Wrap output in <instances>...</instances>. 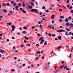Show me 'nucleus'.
<instances>
[{
	"label": "nucleus",
	"mask_w": 73,
	"mask_h": 73,
	"mask_svg": "<svg viewBox=\"0 0 73 73\" xmlns=\"http://www.w3.org/2000/svg\"><path fill=\"white\" fill-rule=\"evenodd\" d=\"M43 38L42 37H41L39 40V41L41 40L40 43V44H42L43 43H44L45 41V40L44 39L42 40Z\"/></svg>",
	"instance_id": "1"
},
{
	"label": "nucleus",
	"mask_w": 73,
	"mask_h": 73,
	"mask_svg": "<svg viewBox=\"0 0 73 73\" xmlns=\"http://www.w3.org/2000/svg\"><path fill=\"white\" fill-rule=\"evenodd\" d=\"M56 31L58 33H62V32H64L65 31L62 29H60L59 30H57Z\"/></svg>",
	"instance_id": "2"
},
{
	"label": "nucleus",
	"mask_w": 73,
	"mask_h": 73,
	"mask_svg": "<svg viewBox=\"0 0 73 73\" xmlns=\"http://www.w3.org/2000/svg\"><path fill=\"white\" fill-rule=\"evenodd\" d=\"M11 27L12 28V31H15V29L16 28V27L14 25H12L11 26Z\"/></svg>",
	"instance_id": "3"
},
{
	"label": "nucleus",
	"mask_w": 73,
	"mask_h": 73,
	"mask_svg": "<svg viewBox=\"0 0 73 73\" xmlns=\"http://www.w3.org/2000/svg\"><path fill=\"white\" fill-rule=\"evenodd\" d=\"M48 42L47 41H46L44 42V46H46Z\"/></svg>",
	"instance_id": "4"
},
{
	"label": "nucleus",
	"mask_w": 73,
	"mask_h": 73,
	"mask_svg": "<svg viewBox=\"0 0 73 73\" xmlns=\"http://www.w3.org/2000/svg\"><path fill=\"white\" fill-rule=\"evenodd\" d=\"M36 9H32L31 10V11L32 12H35L36 11Z\"/></svg>",
	"instance_id": "5"
},
{
	"label": "nucleus",
	"mask_w": 73,
	"mask_h": 73,
	"mask_svg": "<svg viewBox=\"0 0 73 73\" xmlns=\"http://www.w3.org/2000/svg\"><path fill=\"white\" fill-rule=\"evenodd\" d=\"M57 38L58 39V40H61L62 39H61V36H57Z\"/></svg>",
	"instance_id": "6"
},
{
	"label": "nucleus",
	"mask_w": 73,
	"mask_h": 73,
	"mask_svg": "<svg viewBox=\"0 0 73 73\" xmlns=\"http://www.w3.org/2000/svg\"><path fill=\"white\" fill-rule=\"evenodd\" d=\"M7 42V41H5V40H3V41L2 42V44H5V42Z\"/></svg>",
	"instance_id": "7"
},
{
	"label": "nucleus",
	"mask_w": 73,
	"mask_h": 73,
	"mask_svg": "<svg viewBox=\"0 0 73 73\" xmlns=\"http://www.w3.org/2000/svg\"><path fill=\"white\" fill-rule=\"evenodd\" d=\"M39 58V57L35 58V61H37L38 60Z\"/></svg>",
	"instance_id": "8"
},
{
	"label": "nucleus",
	"mask_w": 73,
	"mask_h": 73,
	"mask_svg": "<svg viewBox=\"0 0 73 73\" xmlns=\"http://www.w3.org/2000/svg\"><path fill=\"white\" fill-rule=\"evenodd\" d=\"M51 19H54V15H52V16H51Z\"/></svg>",
	"instance_id": "9"
},
{
	"label": "nucleus",
	"mask_w": 73,
	"mask_h": 73,
	"mask_svg": "<svg viewBox=\"0 0 73 73\" xmlns=\"http://www.w3.org/2000/svg\"><path fill=\"white\" fill-rule=\"evenodd\" d=\"M28 8L29 9H32V7L31 6H28Z\"/></svg>",
	"instance_id": "10"
},
{
	"label": "nucleus",
	"mask_w": 73,
	"mask_h": 73,
	"mask_svg": "<svg viewBox=\"0 0 73 73\" xmlns=\"http://www.w3.org/2000/svg\"><path fill=\"white\" fill-rule=\"evenodd\" d=\"M39 28L41 29H42L43 28V27L42 26V25H40Z\"/></svg>",
	"instance_id": "11"
},
{
	"label": "nucleus",
	"mask_w": 73,
	"mask_h": 73,
	"mask_svg": "<svg viewBox=\"0 0 73 73\" xmlns=\"http://www.w3.org/2000/svg\"><path fill=\"white\" fill-rule=\"evenodd\" d=\"M23 38H25L27 40H28L29 39V38H27V37H26V36H24L23 37Z\"/></svg>",
	"instance_id": "12"
},
{
	"label": "nucleus",
	"mask_w": 73,
	"mask_h": 73,
	"mask_svg": "<svg viewBox=\"0 0 73 73\" xmlns=\"http://www.w3.org/2000/svg\"><path fill=\"white\" fill-rule=\"evenodd\" d=\"M40 52L39 51H38L36 53V54H40Z\"/></svg>",
	"instance_id": "13"
},
{
	"label": "nucleus",
	"mask_w": 73,
	"mask_h": 73,
	"mask_svg": "<svg viewBox=\"0 0 73 73\" xmlns=\"http://www.w3.org/2000/svg\"><path fill=\"white\" fill-rule=\"evenodd\" d=\"M69 26H70V27H73V24L70 23L69 24Z\"/></svg>",
	"instance_id": "14"
},
{
	"label": "nucleus",
	"mask_w": 73,
	"mask_h": 73,
	"mask_svg": "<svg viewBox=\"0 0 73 73\" xmlns=\"http://www.w3.org/2000/svg\"><path fill=\"white\" fill-rule=\"evenodd\" d=\"M0 52L4 53V52H5V51L4 50H2L0 51Z\"/></svg>",
	"instance_id": "15"
},
{
	"label": "nucleus",
	"mask_w": 73,
	"mask_h": 73,
	"mask_svg": "<svg viewBox=\"0 0 73 73\" xmlns=\"http://www.w3.org/2000/svg\"><path fill=\"white\" fill-rule=\"evenodd\" d=\"M59 71L58 70H56L54 71V73H56Z\"/></svg>",
	"instance_id": "16"
},
{
	"label": "nucleus",
	"mask_w": 73,
	"mask_h": 73,
	"mask_svg": "<svg viewBox=\"0 0 73 73\" xmlns=\"http://www.w3.org/2000/svg\"><path fill=\"white\" fill-rule=\"evenodd\" d=\"M59 21L61 23L62 22V19H60L59 20Z\"/></svg>",
	"instance_id": "17"
},
{
	"label": "nucleus",
	"mask_w": 73,
	"mask_h": 73,
	"mask_svg": "<svg viewBox=\"0 0 73 73\" xmlns=\"http://www.w3.org/2000/svg\"><path fill=\"white\" fill-rule=\"evenodd\" d=\"M24 34H27V32L25 31H23L22 32Z\"/></svg>",
	"instance_id": "18"
},
{
	"label": "nucleus",
	"mask_w": 73,
	"mask_h": 73,
	"mask_svg": "<svg viewBox=\"0 0 73 73\" xmlns=\"http://www.w3.org/2000/svg\"><path fill=\"white\" fill-rule=\"evenodd\" d=\"M69 25V23L68 22L66 24V26H68Z\"/></svg>",
	"instance_id": "19"
},
{
	"label": "nucleus",
	"mask_w": 73,
	"mask_h": 73,
	"mask_svg": "<svg viewBox=\"0 0 73 73\" xmlns=\"http://www.w3.org/2000/svg\"><path fill=\"white\" fill-rule=\"evenodd\" d=\"M6 5L8 7H9L10 6V4L9 3H7V4H6Z\"/></svg>",
	"instance_id": "20"
},
{
	"label": "nucleus",
	"mask_w": 73,
	"mask_h": 73,
	"mask_svg": "<svg viewBox=\"0 0 73 73\" xmlns=\"http://www.w3.org/2000/svg\"><path fill=\"white\" fill-rule=\"evenodd\" d=\"M53 37H55L56 35L54 34H53L51 35Z\"/></svg>",
	"instance_id": "21"
},
{
	"label": "nucleus",
	"mask_w": 73,
	"mask_h": 73,
	"mask_svg": "<svg viewBox=\"0 0 73 73\" xmlns=\"http://www.w3.org/2000/svg\"><path fill=\"white\" fill-rule=\"evenodd\" d=\"M22 12L23 13L25 14L27 13L26 11H24V10H22Z\"/></svg>",
	"instance_id": "22"
},
{
	"label": "nucleus",
	"mask_w": 73,
	"mask_h": 73,
	"mask_svg": "<svg viewBox=\"0 0 73 73\" xmlns=\"http://www.w3.org/2000/svg\"><path fill=\"white\" fill-rule=\"evenodd\" d=\"M11 71L13 72H15V70L13 69H11Z\"/></svg>",
	"instance_id": "23"
},
{
	"label": "nucleus",
	"mask_w": 73,
	"mask_h": 73,
	"mask_svg": "<svg viewBox=\"0 0 73 73\" xmlns=\"http://www.w3.org/2000/svg\"><path fill=\"white\" fill-rule=\"evenodd\" d=\"M23 28L25 29H27V27H23Z\"/></svg>",
	"instance_id": "24"
},
{
	"label": "nucleus",
	"mask_w": 73,
	"mask_h": 73,
	"mask_svg": "<svg viewBox=\"0 0 73 73\" xmlns=\"http://www.w3.org/2000/svg\"><path fill=\"white\" fill-rule=\"evenodd\" d=\"M16 4H17V3H14V4H13V6L14 7H15V6L16 5Z\"/></svg>",
	"instance_id": "25"
},
{
	"label": "nucleus",
	"mask_w": 73,
	"mask_h": 73,
	"mask_svg": "<svg viewBox=\"0 0 73 73\" xmlns=\"http://www.w3.org/2000/svg\"><path fill=\"white\" fill-rule=\"evenodd\" d=\"M13 48L14 50H15V48H16V47L15 46H14L13 47Z\"/></svg>",
	"instance_id": "26"
},
{
	"label": "nucleus",
	"mask_w": 73,
	"mask_h": 73,
	"mask_svg": "<svg viewBox=\"0 0 73 73\" xmlns=\"http://www.w3.org/2000/svg\"><path fill=\"white\" fill-rule=\"evenodd\" d=\"M62 48V46H59V47L57 48V49H59L60 48Z\"/></svg>",
	"instance_id": "27"
},
{
	"label": "nucleus",
	"mask_w": 73,
	"mask_h": 73,
	"mask_svg": "<svg viewBox=\"0 0 73 73\" xmlns=\"http://www.w3.org/2000/svg\"><path fill=\"white\" fill-rule=\"evenodd\" d=\"M21 3H19V4H18V6L19 7H21Z\"/></svg>",
	"instance_id": "28"
},
{
	"label": "nucleus",
	"mask_w": 73,
	"mask_h": 73,
	"mask_svg": "<svg viewBox=\"0 0 73 73\" xmlns=\"http://www.w3.org/2000/svg\"><path fill=\"white\" fill-rule=\"evenodd\" d=\"M71 19H72V18H71V17H68V19L69 20H70Z\"/></svg>",
	"instance_id": "29"
},
{
	"label": "nucleus",
	"mask_w": 73,
	"mask_h": 73,
	"mask_svg": "<svg viewBox=\"0 0 73 73\" xmlns=\"http://www.w3.org/2000/svg\"><path fill=\"white\" fill-rule=\"evenodd\" d=\"M68 21V18H66L65 20V21L66 22H67Z\"/></svg>",
	"instance_id": "30"
},
{
	"label": "nucleus",
	"mask_w": 73,
	"mask_h": 73,
	"mask_svg": "<svg viewBox=\"0 0 73 73\" xmlns=\"http://www.w3.org/2000/svg\"><path fill=\"white\" fill-rule=\"evenodd\" d=\"M35 13H36L37 14H38V11H37L36 10V11H35Z\"/></svg>",
	"instance_id": "31"
},
{
	"label": "nucleus",
	"mask_w": 73,
	"mask_h": 73,
	"mask_svg": "<svg viewBox=\"0 0 73 73\" xmlns=\"http://www.w3.org/2000/svg\"><path fill=\"white\" fill-rule=\"evenodd\" d=\"M60 18L61 19H64V17L63 16H61L60 17Z\"/></svg>",
	"instance_id": "32"
},
{
	"label": "nucleus",
	"mask_w": 73,
	"mask_h": 73,
	"mask_svg": "<svg viewBox=\"0 0 73 73\" xmlns=\"http://www.w3.org/2000/svg\"><path fill=\"white\" fill-rule=\"evenodd\" d=\"M22 5H23V7H25V4L24 3H23Z\"/></svg>",
	"instance_id": "33"
},
{
	"label": "nucleus",
	"mask_w": 73,
	"mask_h": 73,
	"mask_svg": "<svg viewBox=\"0 0 73 73\" xmlns=\"http://www.w3.org/2000/svg\"><path fill=\"white\" fill-rule=\"evenodd\" d=\"M27 45L28 46H31V44H27Z\"/></svg>",
	"instance_id": "34"
},
{
	"label": "nucleus",
	"mask_w": 73,
	"mask_h": 73,
	"mask_svg": "<svg viewBox=\"0 0 73 73\" xmlns=\"http://www.w3.org/2000/svg\"><path fill=\"white\" fill-rule=\"evenodd\" d=\"M9 12H10V13H11V14H12L14 13L12 11H9Z\"/></svg>",
	"instance_id": "35"
},
{
	"label": "nucleus",
	"mask_w": 73,
	"mask_h": 73,
	"mask_svg": "<svg viewBox=\"0 0 73 73\" xmlns=\"http://www.w3.org/2000/svg\"><path fill=\"white\" fill-rule=\"evenodd\" d=\"M65 35H66L67 36L69 35V34L68 33H65Z\"/></svg>",
	"instance_id": "36"
},
{
	"label": "nucleus",
	"mask_w": 73,
	"mask_h": 73,
	"mask_svg": "<svg viewBox=\"0 0 73 73\" xmlns=\"http://www.w3.org/2000/svg\"><path fill=\"white\" fill-rule=\"evenodd\" d=\"M37 35H38V36H41V35L40 34H37Z\"/></svg>",
	"instance_id": "37"
},
{
	"label": "nucleus",
	"mask_w": 73,
	"mask_h": 73,
	"mask_svg": "<svg viewBox=\"0 0 73 73\" xmlns=\"http://www.w3.org/2000/svg\"><path fill=\"white\" fill-rule=\"evenodd\" d=\"M19 7L18 6H15V9H18L19 8Z\"/></svg>",
	"instance_id": "38"
},
{
	"label": "nucleus",
	"mask_w": 73,
	"mask_h": 73,
	"mask_svg": "<svg viewBox=\"0 0 73 73\" xmlns=\"http://www.w3.org/2000/svg\"><path fill=\"white\" fill-rule=\"evenodd\" d=\"M24 46V45L23 44H22V45H21V48H22V47H23Z\"/></svg>",
	"instance_id": "39"
},
{
	"label": "nucleus",
	"mask_w": 73,
	"mask_h": 73,
	"mask_svg": "<svg viewBox=\"0 0 73 73\" xmlns=\"http://www.w3.org/2000/svg\"><path fill=\"white\" fill-rule=\"evenodd\" d=\"M31 4L32 6L34 5V4L32 2H31Z\"/></svg>",
	"instance_id": "40"
},
{
	"label": "nucleus",
	"mask_w": 73,
	"mask_h": 73,
	"mask_svg": "<svg viewBox=\"0 0 73 73\" xmlns=\"http://www.w3.org/2000/svg\"><path fill=\"white\" fill-rule=\"evenodd\" d=\"M50 64V62H49L48 63V64H47V65H48V66Z\"/></svg>",
	"instance_id": "41"
},
{
	"label": "nucleus",
	"mask_w": 73,
	"mask_h": 73,
	"mask_svg": "<svg viewBox=\"0 0 73 73\" xmlns=\"http://www.w3.org/2000/svg\"><path fill=\"white\" fill-rule=\"evenodd\" d=\"M61 64H63L64 63V61H62L61 62Z\"/></svg>",
	"instance_id": "42"
},
{
	"label": "nucleus",
	"mask_w": 73,
	"mask_h": 73,
	"mask_svg": "<svg viewBox=\"0 0 73 73\" xmlns=\"http://www.w3.org/2000/svg\"><path fill=\"white\" fill-rule=\"evenodd\" d=\"M3 6H6V7H7L6 4H5V3H3Z\"/></svg>",
	"instance_id": "43"
},
{
	"label": "nucleus",
	"mask_w": 73,
	"mask_h": 73,
	"mask_svg": "<svg viewBox=\"0 0 73 73\" xmlns=\"http://www.w3.org/2000/svg\"><path fill=\"white\" fill-rule=\"evenodd\" d=\"M55 6L54 5H51V7H54Z\"/></svg>",
	"instance_id": "44"
},
{
	"label": "nucleus",
	"mask_w": 73,
	"mask_h": 73,
	"mask_svg": "<svg viewBox=\"0 0 73 73\" xmlns=\"http://www.w3.org/2000/svg\"><path fill=\"white\" fill-rule=\"evenodd\" d=\"M68 66H64V69H65L66 68H67Z\"/></svg>",
	"instance_id": "45"
},
{
	"label": "nucleus",
	"mask_w": 73,
	"mask_h": 73,
	"mask_svg": "<svg viewBox=\"0 0 73 73\" xmlns=\"http://www.w3.org/2000/svg\"><path fill=\"white\" fill-rule=\"evenodd\" d=\"M17 33L18 35H21L20 33L19 32H18Z\"/></svg>",
	"instance_id": "46"
},
{
	"label": "nucleus",
	"mask_w": 73,
	"mask_h": 73,
	"mask_svg": "<svg viewBox=\"0 0 73 73\" xmlns=\"http://www.w3.org/2000/svg\"><path fill=\"white\" fill-rule=\"evenodd\" d=\"M3 11L5 13H6L7 12V11L5 10V9L3 10Z\"/></svg>",
	"instance_id": "47"
},
{
	"label": "nucleus",
	"mask_w": 73,
	"mask_h": 73,
	"mask_svg": "<svg viewBox=\"0 0 73 73\" xmlns=\"http://www.w3.org/2000/svg\"><path fill=\"white\" fill-rule=\"evenodd\" d=\"M14 2L13 1H11V4H13L14 3Z\"/></svg>",
	"instance_id": "48"
},
{
	"label": "nucleus",
	"mask_w": 73,
	"mask_h": 73,
	"mask_svg": "<svg viewBox=\"0 0 73 73\" xmlns=\"http://www.w3.org/2000/svg\"><path fill=\"white\" fill-rule=\"evenodd\" d=\"M69 35H71L72 34V32H69Z\"/></svg>",
	"instance_id": "49"
},
{
	"label": "nucleus",
	"mask_w": 73,
	"mask_h": 73,
	"mask_svg": "<svg viewBox=\"0 0 73 73\" xmlns=\"http://www.w3.org/2000/svg\"><path fill=\"white\" fill-rule=\"evenodd\" d=\"M39 14L40 15H42V13L41 12V13H40Z\"/></svg>",
	"instance_id": "50"
},
{
	"label": "nucleus",
	"mask_w": 73,
	"mask_h": 73,
	"mask_svg": "<svg viewBox=\"0 0 73 73\" xmlns=\"http://www.w3.org/2000/svg\"><path fill=\"white\" fill-rule=\"evenodd\" d=\"M69 3V0H67V2H66V3Z\"/></svg>",
	"instance_id": "51"
},
{
	"label": "nucleus",
	"mask_w": 73,
	"mask_h": 73,
	"mask_svg": "<svg viewBox=\"0 0 73 73\" xmlns=\"http://www.w3.org/2000/svg\"><path fill=\"white\" fill-rule=\"evenodd\" d=\"M12 25V23H11V22H9V25Z\"/></svg>",
	"instance_id": "52"
},
{
	"label": "nucleus",
	"mask_w": 73,
	"mask_h": 73,
	"mask_svg": "<svg viewBox=\"0 0 73 73\" xmlns=\"http://www.w3.org/2000/svg\"><path fill=\"white\" fill-rule=\"evenodd\" d=\"M24 42L25 43H26L27 42V41L26 40H24Z\"/></svg>",
	"instance_id": "53"
},
{
	"label": "nucleus",
	"mask_w": 73,
	"mask_h": 73,
	"mask_svg": "<svg viewBox=\"0 0 73 73\" xmlns=\"http://www.w3.org/2000/svg\"><path fill=\"white\" fill-rule=\"evenodd\" d=\"M31 66L32 67H33L34 66L33 64H31Z\"/></svg>",
	"instance_id": "54"
},
{
	"label": "nucleus",
	"mask_w": 73,
	"mask_h": 73,
	"mask_svg": "<svg viewBox=\"0 0 73 73\" xmlns=\"http://www.w3.org/2000/svg\"><path fill=\"white\" fill-rule=\"evenodd\" d=\"M45 9V7L44 6V7H42V9Z\"/></svg>",
	"instance_id": "55"
},
{
	"label": "nucleus",
	"mask_w": 73,
	"mask_h": 73,
	"mask_svg": "<svg viewBox=\"0 0 73 73\" xmlns=\"http://www.w3.org/2000/svg\"><path fill=\"white\" fill-rule=\"evenodd\" d=\"M71 13L73 14V10L71 11Z\"/></svg>",
	"instance_id": "56"
},
{
	"label": "nucleus",
	"mask_w": 73,
	"mask_h": 73,
	"mask_svg": "<svg viewBox=\"0 0 73 73\" xmlns=\"http://www.w3.org/2000/svg\"><path fill=\"white\" fill-rule=\"evenodd\" d=\"M72 8V6H70V9H71Z\"/></svg>",
	"instance_id": "57"
},
{
	"label": "nucleus",
	"mask_w": 73,
	"mask_h": 73,
	"mask_svg": "<svg viewBox=\"0 0 73 73\" xmlns=\"http://www.w3.org/2000/svg\"><path fill=\"white\" fill-rule=\"evenodd\" d=\"M44 56H42V60H44Z\"/></svg>",
	"instance_id": "58"
},
{
	"label": "nucleus",
	"mask_w": 73,
	"mask_h": 73,
	"mask_svg": "<svg viewBox=\"0 0 73 73\" xmlns=\"http://www.w3.org/2000/svg\"><path fill=\"white\" fill-rule=\"evenodd\" d=\"M46 12L47 13H48L49 11L48 10H46Z\"/></svg>",
	"instance_id": "59"
},
{
	"label": "nucleus",
	"mask_w": 73,
	"mask_h": 73,
	"mask_svg": "<svg viewBox=\"0 0 73 73\" xmlns=\"http://www.w3.org/2000/svg\"><path fill=\"white\" fill-rule=\"evenodd\" d=\"M48 35L49 36H51V35L50 33H49Z\"/></svg>",
	"instance_id": "60"
},
{
	"label": "nucleus",
	"mask_w": 73,
	"mask_h": 73,
	"mask_svg": "<svg viewBox=\"0 0 73 73\" xmlns=\"http://www.w3.org/2000/svg\"><path fill=\"white\" fill-rule=\"evenodd\" d=\"M54 23V21H52V23L53 24Z\"/></svg>",
	"instance_id": "61"
},
{
	"label": "nucleus",
	"mask_w": 73,
	"mask_h": 73,
	"mask_svg": "<svg viewBox=\"0 0 73 73\" xmlns=\"http://www.w3.org/2000/svg\"><path fill=\"white\" fill-rule=\"evenodd\" d=\"M69 70V68H66V70Z\"/></svg>",
	"instance_id": "62"
},
{
	"label": "nucleus",
	"mask_w": 73,
	"mask_h": 73,
	"mask_svg": "<svg viewBox=\"0 0 73 73\" xmlns=\"http://www.w3.org/2000/svg\"><path fill=\"white\" fill-rule=\"evenodd\" d=\"M36 46H39V45L38 44H37L36 45Z\"/></svg>",
	"instance_id": "63"
},
{
	"label": "nucleus",
	"mask_w": 73,
	"mask_h": 73,
	"mask_svg": "<svg viewBox=\"0 0 73 73\" xmlns=\"http://www.w3.org/2000/svg\"><path fill=\"white\" fill-rule=\"evenodd\" d=\"M20 10H21V11H23V9L22 8H21V9H20Z\"/></svg>",
	"instance_id": "64"
}]
</instances>
